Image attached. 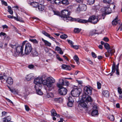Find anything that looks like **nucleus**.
I'll use <instances>...</instances> for the list:
<instances>
[{"label": "nucleus", "instance_id": "nucleus-2", "mask_svg": "<svg viewBox=\"0 0 122 122\" xmlns=\"http://www.w3.org/2000/svg\"><path fill=\"white\" fill-rule=\"evenodd\" d=\"M24 46H17L16 47L15 54L16 56L20 55V56L23 55Z\"/></svg>", "mask_w": 122, "mask_h": 122}, {"label": "nucleus", "instance_id": "nucleus-12", "mask_svg": "<svg viewBox=\"0 0 122 122\" xmlns=\"http://www.w3.org/2000/svg\"><path fill=\"white\" fill-rule=\"evenodd\" d=\"M109 6L110 5H107V7H104L102 9L103 12H104V14H108L111 13L112 10Z\"/></svg>", "mask_w": 122, "mask_h": 122}, {"label": "nucleus", "instance_id": "nucleus-29", "mask_svg": "<svg viewBox=\"0 0 122 122\" xmlns=\"http://www.w3.org/2000/svg\"><path fill=\"white\" fill-rule=\"evenodd\" d=\"M74 60L76 62L77 64L78 65H79L80 62L79 61V59L78 56L76 55H75L73 57Z\"/></svg>", "mask_w": 122, "mask_h": 122}, {"label": "nucleus", "instance_id": "nucleus-56", "mask_svg": "<svg viewBox=\"0 0 122 122\" xmlns=\"http://www.w3.org/2000/svg\"><path fill=\"white\" fill-rule=\"evenodd\" d=\"M118 91L119 94H121L122 93L121 89L119 87H118Z\"/></svg>", "mask_w": 122, "mask_h": 122}, {"label": "nucleus", "instance_id": "nucleus-48", "mask_svg": "<svg viewBox=\"0 0 122 122\" xmlns=\"http://www.w3.org/2000/svg\"><path fill=\"white\" fill-rule=\"evenodd\" d=\"M9 46L11 48H15V49H16V47H17V46H18L16 44L13 45L11 44H10Z\"/></svg>", "mask_w": 122, "mask_h": 122}, {"label": "nucleus", "instance_id": "nucleus-14", "mask_svg": "<svg viewBox=\"0 0 122 122\" xmlns=\"http://www.w3.org/2000/svg\"><path fill=\"white\" fill-rule=\"evenodd\" d=\"M78 8L80 11H85L87 9V6L86 5L84 4H81L79 5Z\"/></svg>", "mask_w": 122, "mask_h": 122}, {"label": "nucleus", "instance_id": "nucleus-28", "mask_svg": "<svg viewBox=\"0 0 122 122\" xmlns=\"http://www.w3.org/2000/svg\"><path fill=\"white\" fill-rule=\"evenodd\" d=\"M86 102L85 101H84L83 102H81L80 104L81 106L85 109H87V107Z\"/></svg>", "mask_w": 122, "mask_h": 122}, {"label": "nucleus", "instance_id": "nucleus-20", "mask_svg": "<svg viewBox=\"0 0 122 122\" xmlns=\"http://www.w3.org/2000/svg\"><path fill=\"white\" fill-rule=\"evenodd\" d=\"M47 90H51L53 88L52 84H43Z\"/></svg>", "mask_w": 122, "mask_h": 122}, {"label": "nucleus", "instance_id": "nucleus-1", "mask_svg": "<svg viewBox=\"0 0 122 122\" xmlns=\"http://www.w3.org/2000/svg\"><path fill=\"white\" fill-rule=\"evenodd\" d=\"M81 92V90L78 87L75 86H74L73 89L71 92L72 96L73 97L78 96Z\"/></svg>", "mask_w": 122, "mask_h": 122}, {"label": "nucleus", "instance_id": "nucleus-30", "mask_svg": "<svg viewBox=\"0 0 122 122\" xmlns=\"http://www.w3.org/2000/svg\"><path fill=\"white\" fill-rule=\"evenodd\" d=\"M92 101V100L91 97L90 96H88L86 98L85 101L87 104L88 102H91Z\"/></svg>", "mask_w": 122, "mask_h": 122}, {"label": "nucleus", "instance_id": "nucleus-60", "mask_svg": "<svg viewBox=\"0 0 122 122\" xmlns=\"http://www.w3.org/2000/svg\"><path fill=\"white\" fill-rule=\"evenodd\" d=\"M6 119L8 122L10 121L11 119V117L10 116L7 117L6 118Z\"/></svg>", "mask_w": 122, "mask_h": 122}, {"label": "nucleus", "instance_id": "nucleus-39", "mask_svg": "<svg viewBox=\"0 0 122 122\" xmlns=\"http://www.w3.org/2000/svg\"><path fill=\"white\" fill-rule=\"evenodd\" d=\"M112 0H103V2L106 4H108V5L109 6L110 5V3L111 2Z\"/></svg>", "mask_w": 122, "mask_h": 122}, {"label": "nucleus", "instance_id": "nucleus-26", "mask_svg": "<svg viewBox=\"0 0 122 122\" xmlns=\"http://www.w3.org/2000/svg\"><path fill=\"white\" fill-rule=\"evenodd\" d=\"M75 19V18H74L71 17L67 16L66 17H65V18H64V20H67L72 21H74V19Z\"/></svg>", "mask_w": 122, "mask_h": 122}, {"label": "nucleus", "instance_id": "nucleus-13", "mask_svg": "<svg viewBox=\"0 0 122 122\" xmlns=\"http://www.w3.org/2000/svg\"><path fill=\"white\" fill-rule=\"evenodd\" d=\"M74 21L81 23H87V20L81 19L79 18H76L74 19Z\"/></svg>", "mask_w": 122, "mask_h": 122}, {"label": "nucleus", "instance_id": "nucleus-6", "mask_svg": "<svg viewBox=\"0 0 122 122\" xmlns=\"http://www.w3.org/2000/svg\"><path fill=\"white\" fill-rule=\"evenodd\" d=\"M55 82V79L51 77H48L46 80H43V83L45 84H52Z\"/></svg>", "mask_w": 122, "mask_h": 122}, {"label": "nucleus", "instance_id": "nucleus-54", "mask_svg": "<svg viewBox=\"0 0 122 122\" xmlns=\"http://www.w3.org/2000/svg\"><path fill=\"white\" fill-rule=\"evenodd\" d=\"M74 102H69L67 103L68 105L70 107H72L73 105Z\"/></svg>", "mask_w": 122, "mask_h": 122}, {"label": "nucleus", "instance_id": "nucleus-58", "mask_svg": "<svg viewBox=\"0 0 122 122\" xmlns=\"http://www.w3.org/2000/svg\"><path fill=\"white\" fill-rule=\"evenodd\" d=\"M61 49V48L59 46H56V47L55 50L57 51L58 52Z\"/></svg>", "mask_w": 122, "mask_h": 122}, {"label": "nucleus", "instance_id": "nucleus-34", "mask_svg": "<svg viewBox=\"0 0 122 122\" xmlns=\"http://www.w3.org/2000/svg\"><path fill=\"white\" fill-rule=\"evenodd\" d=\"M38 5L39 3L38 2L33 1V3H31L30 5L32 6L33 7H36Z\"/></svg>", "mask_w": 122, "mask_h": 122}, {"label": "nucleus", "instance_id": "nucleus-37", "mask_svg": "<svg viewBox=\"0 0 122 122\" xmlns=\"http://www.w3.org/2000/svg\"><path fill=\"white\" fill-rule=\"evenodd\" d=\"M8 12H9L10 14L11 15L13 13V11L11 9V7L9 6H8Z\"/></svg>", "mask_w": 122, "mask_h": 122}, {"label": "nucleus", "instance_id": "nucleus-21", "mask_svg": "<svg viewBox=\"0 0 122 122\" xmlns=\"http://www.w3.org/2000/svg\"><path fill=\"white\" fill-rule=\"evenodd\" d=\"M42 34L47 37L49 38L51 40L53 38L52 36H51L48 33L44 31H43L42 32Z\"/></svg>", "mask_w": 122, "mask_h": 122}, {"label": "nucleus", "instance_id": "nucleus-8", "mask_svg": "<svg viewBox=\"0 0 122 122\" xmlns=\"http://www.w3.org/2000/svg\"><path fill=\"white\" fill-rule=\"evenodd\" d=\"M112 72L110 74H111V76H112V75L113 73L115 72L116 70V73L117 75H119V69H116V64L115 62H113L112 65Z\"/></svg>", "mask_w": 122, "mask_h": 122}, {"label": "nucleus", "instance_id": "nucleus-32", "mask_svg": "<svg viewBox=\"0 0 122 122\" xmlns=\"http://www.w3.org/2000/svg\"><path fill=\"white\" fill-rule=\"evenodd\" d=\"M91 114L92 116H95L96 115H98V110H93Z\"/></svg>", "mask_w": 122, "mask_h": 122}, {"label": "nucleus", "instance_id": "nucleus-50", "mask_svg": "<svg viewBox=\"0 0 122 122\" xmlns=\"http://www.w3.org/2000/svg\"><path fill=\"white\" fill-rule=\"evenodd\" d=\"M87 97L86 95H83L81 97V99L83 101H85V99Z\"/></svg>", "mask_w": 122, "mask_h": 122}, {"label": "nucleus", "instance_id": "nucleus-22", "mask_svg": "<svg viewBox=\"0 0 122 122\" xmlns=\"http://www.w3.org/2000/svg\"><path fill=\"white\" fill-rule=\"evenodd\" d=\"M38 8L39 11H43L44 10L45 6L44 5H42L41 4H40L38 5Z\"/></svg>", "mask_w": 122, "mask_h": 122}, {"label": "nucleus", "instance_id": "nucleus-53", "mask_svg": "<svg viewBox=\"0 0 122 122\" xmlns=\"http://www.w3.org/2000/svg\"><path fill=\"white\" fill-rule=\"evenodd\" d=\"M53 11L54 14L59 15L60 16V15L61 14H60V13L59 12L57 11Z\"/></svg>", "mask_w": 122, "mask_h": 122}, {"label": "nucleus", "instance_id": "nucleus-42", "mask_svg": "<svg viewBox=\"0 0 122 122\" xmlns=\"http://www.w3.org/2000/svg\"><path fill=\"white\" fill-rule=\"evenodd\" d=\"M67 37V35L66 34H63L61 35L60 37L62 39H65Z\"/></svg>", "mask_w": 122, "mask_h": 122}, {"label": "nucleus", "instance_id": "nucleus-23", "mask_svg": "<svg viewBox=\"0 0 122 122\" xmlns=\"http://www.w3.org/2000/svg\"><path fill=\"white\" fill-rule=\"evenodd\" d=\"M6 82L8 84H13V80L11 77H9L6 80Z\"/></svg>", "mask_w": 122, "mask_h": 122}, {"label": "nucleus", "instance_id": "nucleus-7", "mask_svg": "<svg viewBox=\"0 0 122 122\" xmlns=\"http://www.w3.org/2000/svg\"><path fill=\"white\" fill-rule=\"evenodd\" d=\"M70 13L71 12L70 11L67 10H64L61 11L60 16L61 17L63 18V19H64L65 17L69 15Z\"/></svg>", "mask_w": 122, "mask_h": 122}, {"label": "nucleus", "instance_id": "nucleus-59", "mask_svg": "<svg viewBox=\"0 0 122 122\" xmlns=\"http://www.w3.org/2000/svg\"><path fill=\"white\" fill-rule=\"evenodd\" d=\"M97 106L96 105H94L93 106V110H97Z\"/></svg>", "mask_w": 122, "mask_h": 122}, {"label": "nucleus", "instance_id": "nucleus-62", "mask_svg": "<svg viewBox=\"0 0 122 122\" xmlns=\"http://www.w3.org/2000/svg\"><path fill=\"white\" fill-rule=\"evenodd\" d=\"M2 4L3 5H4L5 6H7V4L6 2L4 1H1Z\"/></svg>", "mask_w": 122, "mask_h": 122}, {"label": "nucleus", "instance_id": "nucleus-17", "mask_svg": "<svg viewBox=\"0 0 122 122\" xmlns=\"http://www.w3.org/2000/svg\"><path fill=\"white\" fill-rule=\"evenodd\" d=\"M31 51V54L32 56L35 57L38 56V54L36 48L32 49Z\"/></svg>", "mask_w": 122, "mask_h": 122}, {"label": "nucleus", "instance_id": "nucleus-57", "mask_svg": "<svg viewBox=\"0 0 122 122\" xmlns=\"http://www.w3.org/2000/svg\"><path fill=\"white\" fill-rule=\"evenodd\" d=\"M92 55L93 57L94 58H96L97 57V55L94 52H92Z\"/></svg>", "mask_w": 122, "mask_h": 122}, {"label": "nucleus", "instance_id": "nucleus-64", "mask_svg": "<svg viewBox=\"0 0 122 122\" xmlns=\"http://www.w3.org/2000/svg\"><path fill=\"white\" fill-rule=\"evenodd\" d=\"M103 40L106 42H107L109 41V39L107 37H105L104 38Z\"/></svg>", "mask_w": 122, "mask_h": 122}, {"label": "nucleus", "instance_id": "nucleus-15", "mask_svg": "<svg viewBox=\"0 0 122 122\" xmlns=\"http://www.w3.org/2000/svg\"><path fill=\"white\" fill-rule=\"evenodd\" d=\"M34 75L33 73L29 74L25 76V79L27 81H29L33 79Z\"/></svg>", "mask_w": 122, "mask_h": 122}, {"label": "nucleus", "instance_id": "nucleus-33", "mask_svg": "<svg viewBox=\"0 0 122 122\" xmlns=\"http://www.w3.org/2000/svg\"><path fill=\"white\" fill-rule=\"evenodd\" d=\"M35 87L36 90L41 89L42 87V84H35Z\"/></svg>", "mask_w": 122, "mask_h": 122}, {"label": "nucleus", "instance_id": "nucleus-55", "mask_svg": "<svg viewBox=\"0 0 122 122\" xmlns=\"http://www.w3.org/2000/svg\"><path fill=\"white\" fill-rule=\"evenodd\" d=\"M28 67L30 69H32L34 68V66L32 64L29 65Z\"/></svg>", "mask_w": 122, "mask_h": 122}, {"label": "nucleus", "instance_id": "nucleus-44", "mask_svg": "<svg viewBox=\"0 0 122 122\" xmlns=\"http://www.w3.org/2000/svg\"><path fill=\"white\" fill-rule=\"evenodd\" d=\"M37 94L39 95H41L43 94L42 92L41 91V89L36 90Z\"/></svg>", "mask_w": 122, "mask_h": 122}, {"label": "nucleus", "instance_id": "nucleus-41", "mask_svg": "<svg viewBox=\"0 0 122 122\" xmlns=\"http://www.w3.org/2000/svg\"><path fill=\"white\" fill-rule=\"evenodd\" d=\"M81 29L78 28H75L74 30V32L75 33H78L81 31Z\"/></svg>", "mask_w": 122, "mask_h": 122}, {"label": "nucleus", "instance_id": "nucleus-49", "mask_svg": "<svg viewBox=\"0 0 122 122\" xmlns=\"http://www.w3.org/2000/svg\"><path fill=\"white\" fill-rule=\"evenodd\" d=\"M7 87H8L9 89H10V91L12 92L13 93L14 92H16V91L15 89H12L9 86H7Z\"/></svg>", "mask_w": 122, "mask_h": 122}, {"label": "nucleus", "instance_id": "nucleus-46", "mask_svg": "<svg viewBox=\"0 0 122 122\" xmlns=\"http://www.w3.org/2000/svg\"><path fill=\"white\" fill-rule=\"evenodd\" d=\"M96 30H92L91 31H90V35L91 36H92L94 34H97V33H96L95 32Z\"/></svg>", "mask_w": 122, "mask_h": 122}, {"label": "nucleus", "instance_id": "nucleus-4", "mask_svg": "<svg viewBox=\"0 0 122 122\" xmlns=\"http://www.w3.org/2000/svg\"><path fill=\"white\" fill-rule=\"evenodd\" d=\"M87 23L90 22L91 23L95 24L99 21L98 20V17L97 16H96L94 15H92L90 16L88 20Z\"/></svg>", "mask_w": 122, "mask_h": 122}, {"label": "nucleus", "instance_id": "nucleus-5", "mask_svg": "<svg viewBox=\"0 0 122 122\" xmlns=\"http://www.w3.org/2000/svg\"><path fill=\"white\" fill-rule=\"evenodd\" d=\"M32 50L31 45L30 43H26L25 45L24 53L26 55H29L30 53Z\"/></svg>", "mask_w": 122, "mask_h": 122}, {"label": "nucleus", "instance_id": "nucleus-45", "mask_svg": "<svg viewBox=\"0 0 122 122\" xmlns=\"http://www.w3.org/2000/svg\"><path fill=\"white\" fill-rule=\"evenodd\" d=\"M61 0H55L54 2L56 4L59 5L61 4Z\"/></svg>", "mask_w": 122, "mask_h": 122}, {"label": "nucleus", "instance_id": "nucleus-18", "mask_svg": "<svg viewBox=\"0 0 122 122\" xmlns=\"http://www.w3.org/2000/svg\"><path fill=\"white\" fill-rule=\"evenodd\" d=\"M102 96L103 97H108L109 95V92L107 90L104 91L102 92Z\"/></svg>", "mask_w": 122, "mask_h": 122}, {"label": "nucleus", "instance_id": "nucleus-63", "mask_svg": "<svg viewBox=\"0 0 122 122\" xmlns=\"http://www.w3.org/2000/svg\"><path fill=\"white\" fill-rule=\"evenodd\" d=\"M6 35V33L5 32H1L0 33V36H4Z\"/></svg>", "mask_w": 122, "mask_h": 122}, {"label": "nucleus", "instance_id": "nucleus-11", "mask_svg": "<svg viewBox=\"0 0 122 122\" xmlns=\"http://www.w3.org/2000/svg\"><path fill=\"white\" fill-rule=\"evenodd\" d=\"M115 52V50L114 49H110L107 50V51L105 53V56L107 57H109L111 56Z\"/></svg>", "mask_w": 122, "mask_h": 122}, {"label": "nucleus", "instance_id": "nucleus-24", "mask_svg": "<svg viewBox=\"0 0 122 122\" xmlns=\"http://www.w3.org/2000/svg\"><path fill=\"white\" fill-rule=\"evenodd\" d=\"M68 84L69 82L68 81L66 80H64L63 79H60L59 81V83H58L57 84Z\"/></svg>", "mask_w": 122, "mask_h": 122}, {"label": "nucleus", "instance_id": "nucleus-52", "mask_svg": "<svg viewBox=\"0 0 122 122\" xmlns=\"http://www.w3.org/2000/svg\"><path fill=\"white\" fill-rule=\"evenodd\" d=\"M67 41L68 43L71 45V47L72 45H73V42L69 40H67Z\"/></svg>", "mask_w": 122, "mask_h": 122}, {"label": "nucleus", "instance_id": "nucleus-43", "mask_svg": "<svg viewBox=\"0 0 122 122\" xmlns=\"http://www.w3.org/2000/svg\"><path fill=\"white\" fill-rule=\"evenodd\" d=\"M29 41L34 43L38 44V41L36 39H30Z\"/></svg>", "mask_w": 122, "mask_h": 122}, {"label": "nucleus", "instance_id": "nucleus-40", "mask_svg": "<svg viewBox=\"0 0 122 122\" xmlns=\"http://www.w3.org/2000/svg\"><path fill=\"white\" fill-rule=\"evenodd\" d=\"M95 0H88L87 1V4L88 5H91L94 3Z\"/></svg>", "mask_w": 122, "mask_h": 122}, {"label": "nucleus", "instance_id": "nucleus-61", "mask_svg": "<svg viewBox=\"0 0 122 122\" xmlns=\"http://www.w3.org/2000/svg\"><path fill=\"white\" fill-rule=\"evenodd\" d=\"M4 38L5 39V40H6L8 41H9L10 39V37L9 36H8L6 37V36H5L4 37Z\"/></svg>", "mask_w": 122, "mask_h": 122}, {"label": "nucleus", "instance_id": "nucleus-51", "mask_svg": "<svg viewBox=\"0 0 122 122\" xmlns=\"http://www.w3.org/2000/svg\"><path fill=\"white\" fill-rule=\"evenodd\" d=\"M13 18L15 20H16L17 21H19L21 22V20L20 18H19L18 17L13 16Z\"/></svg>", "mask_w": 122, "mask_h": 122}, {"label": "nucleus", "instance_id": "nucleus-31", "mask_svg": "<svg viewBox=\"0 0 122 122\" xmlns=\"http://www.w3.org/2000/svg\"><path fill=\"white\" fill-rule=\"evenodd\" d=\"M61 4L66 5L69 4V2L68 0H62L61 1Z\"/></svg>", "mask_w": 122, "mask_h": 122}, {"label": "nucleus", "instance_id": "nucleus-9", "mask_svg": "<svg viewBox=\"0 0 122 122\" xmlns=\"http://www.w3.org/2000/svg\"><path fill=\"white\" fill-rule=\"evenodd\" d=\"M92 88L91 87L86 86L84 88L85 93L86 95H90L92 94Z\"/></svg>", "mask_w": 122, "mask_h": 122}, {"label": "nucleus", "instance_id": "nucleus-19", "mask_svg": "<svg viewBox=\"0 0 122 122\" xmlns=\"http://www.w3.org/2000/svg\"><path fill=\"white\" fill-rule=\"evenodd\" d=\"M62 68L66 70H70L71 69V67L69 66L66 65H62L61 66Z\"/></svg>", "mask_w": 122, "mask_h": 122}, {"label": "nucleus", "instance_id": "nucleus-25", "mask_svg": "<svg viewBox=\"0 0 122 122\" xmlns=\"http://www.w3.org/2000/svg\"><path fill=\"white\" fill-rule=\"evenodd\" d=\"M42 41L44 42L45 46H51V44L47 41L45 40L43 38H42Z\"/></svg>", "mask_w": 122, "mask_h": 122}, {"label": "nucleus", "instance_id": "nucleus-16", "mask_svg": "<svg viewBox=\"0 0 122 122\" xmlns=\"http://www.w3.org/2000/svg\"><path fill=\"white\" fill-rule=\"evenodd\" d=\"M120 20H118V17L117 16L116 18L112 22V24L113 25L115 26L117 24L120 25Z\"/></svg>", "mask_w": 122, "mask_h": 122}, {"label": "nucleus", "instance_id": "nucleus-47", "mask_svg": "<svg viewBox=\"0 0 122 122\" xmlns=\"http://www.w3.org/2000/svg\"><path fill=\"white\" fill-rule=\"evenodd\" d=\"M68 102H74V100L71 97H69L68 98Z\"/></svg>", "mask_w": 122, "mask_h": 122}, {"label": "nucleus", "instance_id": "nucleus-38", "mask_svg": "<svg viewBox=\"0 0 122 122\" xmlns=\"http://www.w3.org/2000/svg\"><path fill=\"white\" fill-rule=\"evenodd\" d=\"M108 118L110 120V121H113L114 120V116L112 115H110L108 117Z\"/></svg>", "mask_w": 122, "mask_h": 122}, {"label": "nucleus", "instance_id": "nucleus-10", "mask_svg": "<svg viewBox=\"0 0 122 122\" xmlns=\"http://www.w3.org/2000/svg\"><path fill=\"white\" fill-rule=\"evenodd\" d=\"M43 81L42 77H38L34 79V84H45V83H43Z\"/></svg>", "mask_w": 122, "mask_h": 122}, {"label": "nucleus", "instance_id": "nucleus-3", "mask_svg": "<svg viewBox=\"0 0 122 122\" xmlns=\"http://www.w3.org/2000/svg\"><path fill=\"white\" fill-rule=\"evenodd\" d=\"M64 84H57V86L59 88L58 92L59 94L62 95H65L67 93V91L65 88L63 87Z\"/></svg>", "mask_w": 122, "mask_h": 122}, {"label": "nucleus", "instance_id": "nucleus-27", "mask_svg": "<svg viewBox=\"0 0 122 122\" xmlns=\"http://www.w3.org/2000/svg\"><path fill=\"white\" fill-rule=\"evenodd\" d=\"M104 46L105 48L107 50L110 49H114L113 47L110 46L109 44L107 43H105Z\"/></svg>", "mask_w": 122, "mask_h": 122}, {"label": "nucleus", "instance_id": "nucleus-35", "mask_svg": "<svg viewBox=\"0 0 122 122\" xmlns=\"http://www.w3.org/2000/svg\"><path fill=\"white\" fill-rule=\"evenodd\" d=\"M51 115L52 116H56L57 115V113L54 109H53L51 111Z\"/></svg>", "mask_w": 122, "mask_h": 122}, {"label": "nucleus", "instance_id": "nucleus-36", "mask_svg": "<svg viewBox=\"0 0 122 122\" xmlns=\"http://www.w3.org/2000/svg\"><path fill=\"white\" fill-rule=\"evenodd\" d=\"M54 100L55 101L58 102H61L62 101V98L61 97L55 98L54 99Z\"/></svg>", "mask_w": 122, "mask_h": 122}]
</instances>
